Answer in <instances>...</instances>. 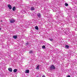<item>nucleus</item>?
Masks as SVG:
<instances>
[{
    "mask_svg": "<svg viewBox=\"0 0 77 77\" xmlns=\"http://www.w3.org/2000/svg\"><path fill=\"white\" fill-rule=\"evenodd\" d=\"M55 68H56L55 67V66H54L53 65H51L50 67V70H53V69H55Z\"/></svg>",
    "mask_w": 77,
    "mask_h": 77,
    "instance_id": "f257e3e1",
    "label": "nucleus"
},
{
    "mask_svg": "<svg viewBox=\"0 0 77 77\" xmlns=\"http://www.w3.org/2000/svg\"><path fill=\"white\" fill-rule=\"evenodd\" d=\"M11 23H14L15 22V20L14 19H11L10 20Z\"/></svg>",
    "mask_w": 77,
    "mask_h": 77,
    "instance_id": "f03ea898",
    "label": "nucleus"
},
{
    "mask_svg": "<svg viewBox=\"0 0 77 77\" xmlns=\"http://www.w3.org/2000/svg\"><path fill=\"white\" fill-rule=\"evenodd\" d=\"M37 16L38 18H40V17H41V14H40V13H37Z\"/></svg>",
    "mask_w": 77,
    "mask_h": 77,
    "instance_id": "7ed1b4c3",
    "label": "nucleus"
},
{
    "mask_svg": "<svg viewBox=\"0 0 77 77\" xmlns=\"http://www.w3.org/2000/svg\"><path fill=\"white\" fill-rule=\"evenodd\" d=\"M35 10V8H34L33 7H32L31 8H30V10L31 11H34V10Z\"/></svg>",
    "mask_w": 77,
    "mask_h": 77,
    "instance_id": "20e7f679",
    "label": "nucleus"
},
{
    "mask_svg": "<svg viewBox=\"0 0 77 77\" xmlns=\"http://www.w3.org/2000/svg\"><path fill=\"white\" fill-rule=\"evenodd\" d=\"M8 7L10 9H12V6L11 5L9 4L8 5Z\"/></svg>",
    "mask_w": 77,
    "mask_h": 77,
    "instance_id": "39448f33",
    "label": "nucleus"
},
{
    "mask_svg": "<svg viewBox=\"0 0 77 77\" xmlns=\"http://www.w3.org/2000/svg\"><path fill=\"white\" fill-rule=\"evenodd\" d=\"M8 70L9 71H10V72H12V69L11 68H9L8 69Z\"/></svg>",
    "mask_w": 77,
    "mask_h": 77,
    "instance_id": "423d86ee",
    "label": "nucleus"
},
{
    "mask_svg": "<svg viewBox=\"0 0 77 77\" xmlns=\"http://www.w3.org/2000/svg\"><path fill=\"white\" fill-rule=\"evenodd\" d=\"M55 10L57 12V11H60L59 8H55Z\"/></svg>",
    "mask_w": 77,
    "mask_h": 77,
    "instance_id": "0eeeda50",
    "label": "nucleus"
},
{
    "mask_svg": "<svg viewBox=\"0 0 77 77\" xmlns=\"http://www.w3.org/2000/svg\"><path fill=\"white\" fill-rule=\"evenodd\" d=\"M74 14H75V15H74L75 18H76V19L77 18V14H75V13H74Z\"/></svg>",
    "mask_w": 77,
    "mask_h": 77,
    "instance_id": "6e6552de",
    "label": "nucleus"
},
{
    "mask_svg": "<svg viewBox=\"0 0 77 77\" xmlns=\"http://www.w3.org/2000/svg\"><path fill=\"white\" fill-rule=\"evenodd\" d=\"M65 47V48H67V49H68V48H69V46H68V45H66Z\"/></svg>",
    "mask_w": 77,
    "mask_h": 77,
    "instance_id": "1a4fd4ad",
    "label": "nucleus"
},
{
    "mask_svg": "<svg viewBox=\"0 0 77 77\" xmlns=\"http://www.w3.org/2000/svg\"><path fill=\"white\" fill-rule=\"evenodd\" d=\"M16 8H15V7H14L13 8H12V10L13 11H15V9H16Z\"/></svg>",
    "mask_w": 77,
    "mask_h": 77,
    "instance_id": "9d476101",
    "label": "nucleus"
},
{
    "mask_svg": "<svg viewBox=\"0 0 77 77\" xmlns=\"http://www.w3.org/2000/svg\"><path fill=\"white\" fill-rule=\"evenodd\" d=\"M39 65H38L36 68V69L39 70Z\"/></svg>",
    "mask_w": 77,
    "mask_h": 77,
    "instance_id": "9b49d317",
    "label": "nucleus"
},
{
    "mask_svg": "<svg viewBox=\"0 0 77 77\" xmlns=\"http://www.w3.org/2000/svg\"><path fill=\"white\" fill-rule=\"evenodd\" d=\"M25 72L26 73H29V70H26Z\"/></svg>",
    "mask_w": 77,
    "mask_h": 77,
    "instance_id": "f8f14e48",
    "label": "nucleus"
},
{
    "mask_svg": "<svg viewBox=\"0 0 77 77\" xmlns=\"http://www.w3.org/2000/svg\"><path fill=\"white\" fill-rule=\"evenodd\" d=\"M35 29L36 30H39V28H38V27L37 26H36L35 27Z\"/></svg>",
    "mask_w": 77,
    "mask_h": 77,
    "instance_id": "ddd939ff",
    "label": "nucleus"
},
{
    "mask_svg": "<svg viewBox=\"0 0 77 77\" xmlns=\"http://www.w3.org/2000/svg\"><path fill=\"white\" fill-rule=\"evenodd\" d=\"M13 38L14 39H17V35H14Z\"/></svg>",
    "mask_w": 77,
    "mask_h": 77,
    "instance_id": "4468645a",
    "label": "nucleus"
},
{
    "mask_svg": "<svg viewBox=\"0 0 77 77\" xmlns=\"http://www.w3.org/2000/svg\"><path fill=\"white\" fill-rule=\"evenodd\" d=\"M13 71L14 72H16L17 71V69H15Z\"/></svg>",
    "mask_w": 77,
    "mask_h": 77,
    "instance_id": "2eb2a0df",
    "label": "nucleus"
},
{
    "mask_svg": "<svg viewBox=\"0 0 77 77\" xmlns=\"http://www.w3.org/2000/svg\"><path fill=\"white\" fill-rule=\"evenodd\" d=\"M69 18H70V16H67L66 18L67 20H69Z\"/></svg>",
    "mask_w": 77,
    "mask_h": 77,
    "instance_id": "dca6fc26",
    "label": "nucleus"
},
{
    "mask_svg": "<svg viewBox=\"0 0 77 77\" xmlns=\"http://www.w3.org/2000/svg\"><path fill=\"white\" fill-rule=\"evenodd\" d=\"M25 45H29V43L28 42H27V43H25Z\"/></svg>",
    "mask_w": 77,
    "mask_h": 77,
    "instance_id": "f3484780",
    "label": "nucleus"
},
{
    "mask_svg": "<svg viewBox=\"0 0 77 77\" xmlns=\"http://www.w3.org/2000/svg\"><path fill=\"white\" fill-rule=\"evenodd\" d=\"M65 6H68V4L66 3H65Z\"/></svg>",
    "mask_w": 77,
    "mask_h": 77,
    "instance_id": "a211bd4d",
    "label": "nucleus"
},
{
    "mask_svg": "<svg viewBox=\"0 0 77 77\" xmlns=\"http://www.w3.org/2000/svg\"><path fill=\"white\" fill-rule=\"evenodd\" d=\"M42 48H43L44 49H45V46L43 45L42 46Z\"/></svg>",
    "mask_w": 77,
    "mask_h": 77,
    "instance_id": "6ab92c4d",
    "label": "nucleus"
},
{
    "mask_svg": "<svg viewBox=\"0 0 77 77\" xmlns=\"http://www.w3.org/2000/svg\"><path fill=\"white\" fill-rule=\"evenodd\" d=\"M49 40L50 41H53V39L52 38H49Z\"/></svg>",
    "mask_w": 77,
    "mask_h": 77,
    "instance_id": "aec40b11",
    "label": "nucleus"
},
{
    "mask_svg": "<svg viewBox=\"0 0 77 77\" xmlns=\"http://www.w3.org/2000/svg\"><path fill=\"white\" fill-rule=\"evenodd\" d=\"M29 53H30V54L32 53V51H29Z\"/></svg>",
    "mask_w": 77,
    "mask_h": 77,
    "instance_id": "412c9836",
    "label": "nucleus"
},
{
    "mask_svg": "<svg viewBox=\"0 0 77 77\" xmlns=\"http://www.w3.org/2000/svg\"><path fill=\"white\" fill-rule=\"evenodd\" d=\"M75 30L77 31V28H75Z\"/></svg>",
    "mask_w": 77,
    "mask_h": 77,
    "instance_id": "4be33fe9",
    "label": "nucleus"
},
{
    "mask_svg": "<svg viewBox=\"0 0 77 77\" xmlns=\"http://www.w3.org/2000/svg\"><path fill=\"white\" fill-rule=\"evenodd\" d=\"M66 77H70V75H69L67 76Z\"/></svg>",
    "mask_w": 77,
    "mask_h": 77,
    "instance_id": "5701e85b",
    "label": "nucleus"
},
{
    "mask_svg": "<svg viewBox=\"0 0 77 77\" xmlns=\"http://www.w3.org/2000/svg\"><path fill=\"white\" fill-rule=\"evenodd\" d=\"M1 22H2V20H1Z\"/></svg>",
    "mask_w": 77,
    "mask_h": 77,
    "instance_id": "b1692460",
    "label": "nucleus"
},
{
    "mask_svg": "<svg viewBox=\"0 0 77 77\" xmlns=\"http://www.w3.org/2000/svg\"><path fill=\"white\" fill-rule=\"evenodd\" d=\"M2 29L1 28H0V30Z\"/></svg>",
    "mask_w": 77,
    "mask_h": 77,
    "instance_id": "393cba45",
    "label": "nucleus"
},
{
    "mask_svg": "<svg viewBox=\"0 0 77 77\" xmlns=\"http://www.w3.org/2000/svg\"><path fill=\"white\" fill-rule=\"evenodd\" d=\"M26 27V28H28V27H27V26Z\"/></svg>",
    "mask_w": 77,
    "mask_h": 77,
    "instance_id": "a878e982",
    "label": "nucleus"
}]
</instances>
